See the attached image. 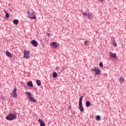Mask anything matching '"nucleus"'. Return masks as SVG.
Segmentation results:
<instances>
[{"mask_svg":"<svg viewBox=\"0 0 126 126\" xmlns=\"http://www.w3.org/2000/svg\"><path fill=\"white\" fill-rule=\"evenodd\" d=\"M50 46L54 49H58L60 47V44L58 42H53L50 44Z\"/></svg>","mask_w":126,"mask_h":126,"instance_id":"nucleus-6","label":"nucleus"},{"mask_svg":"<svg viewBox=\"0 0 126 126\" xmlns=\"http://www.w3.org/2000/svg\"><path fill=\"white\" fill-rule=\"evenodd\" d=\"M30 54V53L27 50H24L23 58H24V59H27V60L30 59V56H29Z\"/></svg>","mask_w":126,"mask_h":126,"instance_id":"nucleus-8","label":"nucleus"},{"mask_svg":"<svg viewBox=\"0 0 126 126\" xmlns=\"http://www.w3.org/2000/svg\"><path fill=\"white\" fill-rule=\"evenodd\" d=\"M82 99H83V96L81 95L79 98V109L81 112H83L84 111V108L82 106Z\"/></svg>","mask_w":126,"mask_h":126,"instance_id":"nucleus-3","label":"nucleus"},{"mask_svg":"<svg viewBox=\"0 0 126 126\" xmlns=\"http://www.w3.org/2000/svg\"><path fill=\"white\" fill-rule=\"evenodd\" d=\"M28 17L31 18V19H36V13L33 12L31 13L30 12H28Z\"/></svg>","mask_w":126,"mask_h":126,"instance_id":"nucleus-4","label":"nucleus"},{"mask_svg":"<svg viewBox=\"0 0 126 126\" xmlns=\"http://www.w3.org/2000/svg\"><path fill=\"white\" fill-rule=\"evenodd\" d=\"M112 42H116V41L115 40V38L114 37H113V38L112 39Z\"/></svg>","mask_w":126,"mask_h":126,"instance_id":"nucleus-27","label":"nucleus"},{"mask_svg":"<svg viewBox=\"0 0 126 126\" xmlns=\"http://www.w3.org/2000/svg\"><path fill=\"white\" fill-rule=\"evenodd\" d=\"M96 120H97V121H99V120H101V117L99 115H97L95 117Z\"/></svg>","mask_w":126,"mask_h":126,"instance_id":"nucleus-20","label":"nucleus"},{"mask_svg":"<svg viewBox=\"0 0 126 126\" xmlns=\"http://www.w3.org/2000/svg\"><path fill=\"white\" fill-rule=\"evenodd\" d=\"M27 85L29 87H33V83L32 81H29L27 83Z\"/></svg>","mask_w":126,"mask_h":126,"instance_id":"nucleus-14","label":"nucleus"},{"mask_svg":"<svg viewBox=\"0 0 126 126\" xmlns=\"http://www.w3.org/2000/svg\"><path fill=\"white\" fill-rule=\"evenodd\" d=\"M101 1H103V0H101Z\"/></svg>","mask_w":126,"mask_h":126,"instance_id":"nucleus-29","label":"nucleus"},{"mask_svg":"<svg viewBox=\"0 0 126 126\" xmlns=\"http://www.w3.org/2000/svg\"><path fill=\"white\" fill-rule=\"evenodd\" d=\"M18 22H19V21H18V20H16L15 19L13 21V23L15 25H17V24H18Z\"/></svg>","mask_w":126,"mask_h":126,"instance_id":"nucleus-16","label":"nucleus"},{"mask_svg":"<svg viewBox=\"0 0 126 126\" xmlns=\"http://www.w3.org/2000/svg\"><path fill=\"white\" fill-rule=\"evenodd\" d=\"M91 71H94V73L96 75H99L100 73H101V70H100V69L95 67L94 68H92L91 69Z\"/></svg>","mask_w":126,"mask_h":126,"instance_id":"nucleus-5","label":"nucleus"},{"mask_svg":"<svg viewBox=\"0 0 126 126\" xmlns=\"http://www.w3.org/2000/svg\"><path fill=\"white\" fill-rule=\"evenodd\" d=\"M112 43L114 47H117V42H116V41H112Z\"/></svg>","mask_w":126,"mask_h":126,"instance_id":"nucleus-21","label":"nucleus"},{"mask_svg":"<svg viewBox=\"0 0 126 126\" xmlns=\"http://www.w3.org/2000/svg\"><path fill=\"white\" fill-rule=\"evenodd\" d=\"M17 91V88L16 87H15L13 91L11 93V95L13 98H16L17 97V93L16 91Z\"/></svg>","mask_w":126,"mask_h":126,"instance_id":"nucleus-9","label":"nucleus"},{"mask_svg":"<svg viewBox=\"0 0 126 126\" xmlns=\"http://www.w3.org/2000/svg\"><path fill=\"white\" fill-rule=\"evenodd\" d=\"M38 122L39 123L40 126H45V122H43L42 119H39Z\"/></svg>","mask_w":126,"mask_h":126,"instance_id":"nucleus-11","label":"nucleus"},{"mask_svg":"<svg viewBox=\"0 0 126 126\" xmlns=\"http://www.w3.org/2000/svg\"><path fill=\"white\" fill-rule=\"evenodd\" d=\"M6 55L7 57H8V56H9V55H10V53H9L8 51H6Z\"/></svg>","mask_w":126,"mask_h":126,"instance_id":"nucleus-23","label":"nucleus"},{"mask_svg":"<svg viewBox=\"0 0 126 126\" xmlns=\"http://www.w3.org/2000/svg\"><path fill=\"white\" fill-rule=\"evenodd\" d=\"M89 43H90V41H89L88 40H86L85 41V45L88 46V45H89Z\"/></svg>","mask_w":126,"mask_h":126,"instance_id":"nucleus-19","label":"nucleus"},{"mask_svg":"<svg viewBox=\"0 0 126 126\" xmlns=\"http://www.w3.org/2000/svg\"><path fill=\"white\" fill-rule=\"evenodd\" d=\"M0 99L1 100H4V96H3V95H0Z\"/></svg>","mask_w":126,"mask_h":126,"instance_id":"nucleus-25","label":"nucleus"},{"mask_svg":"<svg viewBox=\"0 0 126 126\" xmlns=\"http://www.w3.org/2000/svg\"><path fill=\"white\" fill-rule=\"evenodd\" d=\"M6 13L5 17L6 18H9V14H8L7 12H5Z\"/></svg>","mask_w":126,"mask_h":126,"instance_id":"nucleus-22","label":"nucleus"},{"mask_svg":"<svg viewBox=\"0 0 126 126\" xmlns=\"http://www.w3.org/2000/svg\"><path fill=\"white\" fill-rule=\"evenodd\" d=\"M36 82L38 86H41V81H40L39 80H37Z\"/></svg>","mask_w":126,"mask_h":126,"instance_id":"nucleus-17","label":"nucleus"},{"mask_svg":"<svg viewBox=\"0 0 126 126\" xmlns=\"http://www.w3.org/2000/svg\"><path fill=\"white\" fill-rule=\"evenodd\" d=\"M91 105V103H90V101H88L86 102V107H90Z\"/></svg>","mask_w":126,"mask_h":126,"instance_id":"nucleus-15","label":"nucleus"},{"mask_svg":"<svg viewBox=\"0 0 126 126\" xmlns=\"http://www.w3.org/2000/svg\"><path fill=\"white\" fill-rule=\"evenodd\" d=\"M26 94L29 99V101L30 102H32V103H35L37 102V100L35 99V98L32 97V95L31 94V93H29L28 92H26Z\"/></svg>","mask_w":126,"mask_h":126,"instance_id":"nucleus-1","label":"nucleus"},{"mask_svg":"<svg viewBox=\"0 0 126 126\" xmlns=\"http://www.w3.org/2000/svg\"><path fill=\"white\" fill-rule=\"evenodd\" d=\"M50 34H51V33H47V35H48V36L49 37H51Z\"/></svg>","mask_w":126,"mask_h":126,"instance_id":"nucleus-28","label":"nucleus"},{"mask_svg":"<svg viewBox=\"0 0 126 126\" xmlns=\"http://www.w3.org/2000/svg\"><path fill=\"white\" fill-rule=\"evenodd\" d=\"M31 43L32 44V46H33V47H37L38 46V42H37V41H36V40H32V41H31Z\"/></svg>","mask_w":126,"mask_h":126,"instance_id":"nucleus-10","label":"nucleus"},{"mask_svg":"<svg viewBox=\"0 0 126 126\" xmlns=\"http://www.w3.org/2000/svg\"><path fill=\"white\" fill-rule=\"evenodd\" d=\"M99 66H100V67H103V63H102V62H100V63H99Z\"/></svg>","mask_w":126,"mask_h":126,"instance_id":"nucleus-24","label":"nucleus"},{"mask_svg":"<svg viewBox=\"0 0 126 126\" xmlns=\"http://www.w3.org/2000/svg\"><path fill=\"white\" fill-rule=\"evenodd\" d=\"M110 55L111 58H112V59H117V55H116V54L113 52H110Z\"/></svg>","mask_w":126,"mask_h":126,"instance_id":"nucleus-12","label":"nucleus"},{"mask_svg":"<svg viewBox=\"0 0 126 126\" xmlns=\"http://www.w3.org/2000/svg\"><path fill=\"white\" fill-rule=\"evenodd\" d=\"M53 78H56L58 76V74L56 72H54L52 75Z\"/></svg>","mask_w":126,"mask_h":126,"instance_id":"nucleus-18","label":"nucleus"},{"mask_svg":"<svg viewBox=\"0 0 126 126\" xmlns=\"http://www.w3.org/2000/svg\"><path fill=\"white\" fill-rule=\"evenodd\" d=\"M17 116L16 115L13 114V113H9L6 117L7 121H13L16 119Z\"/></svg>","mask_w":126,"mask_h":126,"instance_id":"nucleus-2","label":"nucleus"},{"mask_svg":"<svg viewBox=\"0 0 126 126\" xmlns=\"http://www.w3.org/2000/svg\"><path fill=\"white\" fill-rule=\"evenodd\" d=\"M82 15H84V16H85L86 17L88 16V19H92V18H93V14L89 12L88 13H87L86 12H83L82 13Z\"/></svg>","mask_w":126,"mask_h":126,"instance_id":"nucleus-7","label":"nucleus"},{"mask_svg":"<svg viewBox=\"0 0 126 126\" xmlns=\"http://www.w3.org/2000/svg\"><path fill=\"white\" fill-rule=\"evenodd\" d=\"M119 82H121V83H124L125 82V78L120 77L119 78Z\"/></svg>","mask_w":126,"mask_h":126,"instance_id":"nucleus-13","label":"nucleus"},{"mask_svg":"<svg viewBox=\"0 0 126 126\" xmlns=\"http://www.w3.org/2000/svg\"><path fill=\"white\" fill-rule=\"evenodd\" d=\"M8 57H9V58H10V59L12 58V57H13L12 55H11V54H10V53Z\"/></svg>","mask_w":126,"mask_h":126,"instance_id":"nucleus-26","label":"nucleus"}]
</instances>
